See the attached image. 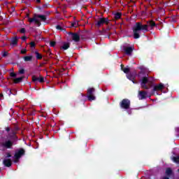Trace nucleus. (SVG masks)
I'll list each match as a JSON object with an SVG mask.
<instances>
[{
  "instance_id": "1",
  "label": "nucleus",
  "mask_w": 179,
  "mask_h": 179,
  "mask_svg": "<svg viewBox=\"0 0 179 179\" xmlns=\"http://www.w3.org/2000/svg\"><path fill=\"white\" fill-rule=\"evenodd\" d=\"M148 27L153 29V27H156V22L153 20H150L147 22V24H143L142 22H136V24L133 27V37L136 40L140 38L141 35L139 34L141 31L143 33H146L149 31Z\"/></svg>"
},
{
  "instance_id": "2",
  "label": "nucleus",
  "mask_w": 179,
  "mask_h": 179,
  "mask_svg": "<svg viewBox=\"0 0 179 179\" xmlns=\"http://www.w3.org/2000/svg\"><path fill=\"white\" fill-rule=\"evenodd\" d=\"M16 134H17V132L14 131H11L10 133H8L6 136L8 140L0 143V146L4 149H12V146H13V142L17 141V136Z\"/></svg>"
},
{
  "instance_id": "3",
  "label": "nucleus",
  "mask_w": 179,
  "mask_h": 179,
  "mask_svg": "<svg viewBox=\"0 0 179 179\" xmlns=\"http://www.w3.org/2000/svg\"><path fill=\"white\" fill-rule=\"evenodd\" d=\"M38 19H40L41 22H45V20H47V16L44 15L34 14V17L29 18L28 22H29V23H33L34 22L35 24H36L38 27H40L41 26V22Z\"/></svg>"
},
{
  "instance_id": "4",
  "label": "nucleus",
  "mask_w": 179,
  "mask_h": 179,
  "mask_svg": "<svg viewBox=\"0 0 179 179\" xmlns=\"http://www.w3.org/2000/svg\"><path fill=\"white\" fill-rule=\"evenodd\" d=\"M141 75H143V76L142 78L141 83V87L143 89H145L146 90H148V89H149V87L148 85H146V83H148L149 82V78H148L149 75L146 74V73H145V71H141L139 72L138 76H141Z\"/></svg>"
},
{
  "instance_id": "5",
  "label": "nucleus",
  "mask_w": 179,
  "mask_h": 179,
  "mask_svg": "<svg viewBox=\"0 0 179 179\" xmlns=\"http://www.w3.org/2000/svg\"><path fill=\"white\" fill-rule=\"evenodd\" d=\"M94 92H96L94 88H88L87 91V97L89 101H93V100H96V96L94 94Z\"/></svg>"
},
{
  "instance_id": "6",
  "label": "nucleus",
  "mask_w": 179,
  "mask_h": 179,
  "mask_svg": "<svg viewBox=\"0 0 179 179\" xmlns=\"http://www.w3.org/2000/svg\"><path fill=\"white\" fill-rule=\"evenodd\" d=\"M120 106L121 108H124V110H129L131 107V101L128 99H124L120 101Z\"/></svg>"
},
{
  "instance_id": "7",
  "label": "nucleus",
  "mask_w": 179,
  "mask_h": 179,
  "mask_svg": "<svg viewBox=\"0 0 179 179\" xmlns=\"http://www.w3.org/2000/svg\"><path fill=\"white\" fill-rule=\"evenodd\" d=\"M24 155H26V150L23 148H20L15 151L14 159L17 161L22 156H24Z\"/></svg>"
},
{
  "instance_id": "8",
  "label": "nucleus",
  "mask_w": 179,
  "mask_h": 179,
  "mask_svg": "<svg viewBox=\"0 0 179 179\" xmlns=\"http://www.w3.org/2000/svg\"><path fill=\"white\" fill-rule=\"evenodd\" d=\"M103 24H108V18L100 17L96 23V26H97V27H101Z\"/></svg>"
},
{
  "instance_id": "9",
  "label": "nucleus",
  "mask_w": 179,
  "mask_h": 179,
  "mask_svg": "<svg viewBox=\"0 0 179 179\" xmlns=\"http://www.w3.org/2000/svg\"><path fill=\"white\" fill-rule=\"evenodd\" d=\"M69 34H71V38L75 43H79L80 41V36L78 33L69 32Z\"/></svg>"
},
{
  "instance_id": "10",
  "label": "nucleus",
  "mask_w": 179,
  "mask_h": 179,
  "mask_svg": "<svg viewBox=\"0 0 179 179\" xmlns=\"http://www.w3.org/2000/svg\"><path fill=\"white\" fill-rule=\"evenodd\" d=\"M32 82L34 83H37V82H39V83H44V77L41 76H39V77L32 76Z\"/></svg>"
},
{
  "instance_id": "11",
  "label": "nucleus",
  "mask_w": 179,
  "mask_h": 179,
  "mask_svg": "<svg viewBox=\"0 0 179 179\" xmlns=\"http://www.w3.org/2000/svg\"><path fill=\"white\" fill-rule=\"evenodd\" d=\"M162 89H164V85L161 83L159 85L154 86L152 93H155V92H160Z\"/></svg>"
},
{
  "instance_id": "12",
  "label": "nucleus",
  "mask_w": 179,
  "mask_h": 179,
  "mask_svg": "<svg viewBox=\"0 0 179 179\" xmlns=\"http://www.w3.org/2000/svg\"><path fill=\"white\" fill-rule=\"evenodd\" d=\"M138 99L139 100H145V99H148V92L145 91H139Z\"/></svg>"
},
{
  "instance_id": "13",
  "label": "nucleus",
  "mask_w": 179,
  "mask_h": 179,
  "mask_svg": "<svg viewBox=\"0 0 179 179\" xmlns=\"http://www.w3.org/2000/svg\"><path fill=\"white\" fill-rule=\"evenodd\" d=\"M3 164L5 167H10L12 166V159H10V158L4 159Z\"/></svg>"
},
{
  "instance_id": "14",
  "label": "nucleus",
  "mask_w": 179,
  "mask_h": 179,
  "mask_svg": "<svg viewBox=\"0 0 179 179\" xmlns=\"http://www.w3.org/2000/svg\"><path fill=\"white\" fill-rule=\"evenodd\" d=\"M124 51L127 55H132L134 48L132 47H125L124 48Z\"/></svg>"
},
{
  "instance_id": "15",
  "label": "nucleus",
  "mask_w": 179,
  "mask_h": 179,
  "mask_svg": "<svg viewBox=\"0 0 179 179\" xmlns=\"http://www.w3.org/2000/svg\"><path fill=\"white\" fill-rule=\"evenodd\" d=\"M127 78L129 80H131L133 83H136L135 82V76L132 73H129L127 74Z\"/></svg>"
},
{
  "instance_id": "16",
  "label": "nucleus",
  "mask_w": 179,
  "mask_h": 179,
  "mask_svg": "<svg viewBox=\"0 0 179 179\" xmlns=\"http://www.w3.org/2000/svg\"><path fill=\"white\" fill-rule=\"evenodd\" d=\"M10 45L15 47V45H17V36H15L11 39Z\"/></svg>"
},
{
  "instance_id": "17",
  "label": "nucleus",
  "mask_w": 179,
  "mask_h": 179,
  "mask_svg": "<svg viewBox=\"0 0 179 179\" xmlns=\"http://www.w3.org/2000/svg\"><path fill=\"white\" fill-rule=\"evenodd\" d=\"M120 68H121V71H122L124 73H127V74L129 73V71H131L129 68H125L124 64H121Z\"/></svg>"
},
{
  "instance_id": "18",
  "label": "nucleus",
  "mask_w": 179,
  "mask_h": 179,
  "mask_svg": "<svg viewBox=\"0 0 179 179\" xmlns=\"http://www.w3.org/2000/svg\"><path fill=\"white\" fill-rule=\"evenodd\" d=\"M23 79H24V77H20V78H15L13 80V83H15V84L20 83L23 82Z\"/></svg>"
},
{
  "instance_id": "19",
  "label": "nucleus",
  "mask_w": 179,
  "mask_h": 179,
  "mask_svg": "<svg viewBox=\"0 0 179 179\" xmlns=\"http://www.w3.org/2000/svg\"><path fill=\"white\" fill-rule=\"evenodd\" d=\"M122 16V13H115L114 14V18L115 19V20H118L119 19H121Z\"/></svg>"
},
{
  "instance_id": "20",
  "label": "nucleus",
  "mask_w": 179,
  "mask_h": 179,
  "mask_svg": "<svg viewBox=\"0 0 179 179\" xmlns=\"http://www.w3.org/2000/svg\"><path fill=\"white\" fill-rule=\"evenodd\" d=\"M69 47H71V43H64L63 45L62 46V48L65 50H68Z\"/></svg>"
},
{
  "instance_id": "21",
  "label": "nucleus",
  "mask_w": 179,
  "mask_h": 179,
  "mask_svg": "<svg viewBox=\"0 0 179 179\" xmlns=\"http://www.w3.org/2000/svg\"><path fill=\"white\" fill-rule=\"evenodd\" d=\"M165 173L168 177H170L173 174V170L171 168H167Z\"/></svg>"
},
{
  "instance_id": "22",
  "label": "nucleus",
  "mask_w": 179,
  "mask_h": 179,
  "mask_svg": "<svg viewBox=\"0 0 179 179\" xmlns=\"http://www.w3.org/2000/svg\"><path fill=\"white\" fill-rule=\"evenodd\" d=\"M36 59H43V55L40 52L35 51L34 52Z\"/></svg>"
},
{
  "instance_id": "23",
  "label": "nucleus",
  "mask_w": 179,
  "mask_h": 179,
  "mask_svg": "<svg viewBox=\"0 0 179 179\" xmlns=\"http://www.w3.org/2000/svg\"><path fill=\"white\" fill-rule=\"evenodd\" d=\"M33 59V56H25L24 57V60L25 62H29Z\"/></svg>"
},
{
  "instance_id": "24",
  "label": "nucleus",
  "mask_w": 179,
  "mask_h": 179,
  "mask_svg": "<svg viewBox=\"0 0 179 179\" xmlns=\"http://www.w3.org/2000/svg\"><path fill=\"white\" fill-rule=\"evenodd\" d=\"M56 29L57 30H60L61 31H66V29L62 28V27H61V25L58 24L56 26Z\"/></svg>"
},
{
  "instance_id": "25",
  "label": "nucleus",
  "mask_w": 179,
  "mask_h": 179,
  "mask_svg": "<svg viewBox=\"0 0 179 179\" xmlns=\"http://www.w3.org/2000/svg\"><path fill=\"white\" fill-rule=\"evenodd\" d=\"M172 160L173 162H174V163H177V164H179V156L173 157Z\"/></svg>"
},
{
  "instance_id": "26",
  "label": "nucleus",
  "mask_w": 179,
  "mask_h": 179,
  "mask_svg": "<svg viewBox=\"0 0 179 179\" xmlns=\"http://www.w3.org/2000/svg\"><path fill=\"white\" fill-rule=\"evenodd\" d=\"M10 157H12V154H10V152H6L5 159H9Z\"/></svg>"
},
{
  "instance_id": "27",
  "label": "nucleus",
  "mask_w": 179,
  "mask_h": 179,
  "mask_svg": "<svg viewBox=\"0 0 179 179\" xmlns=\"http://www.w3.org/2000/svg\"><path fill=\"white\" fill-rule=\"evenodd\" d=\"M29 44L31 48H34V47H36V43L34 41H31Z\"/></svg>"
},
{
  "instance_id": "28",
  "label": "nucleus",
  "mask_w": 179,
  "mask_h": 179,
  "mask_svg": "<svg viewBox=\"0 0 179 179\" xmlns=\"http://www.w3.org/2000/svg\"><path fill=\"white\" fill-rule=\"evenodd\" d=\"M7 92H8V96H10V94H13V90L10 89H7Z\"/></svg>"
},
{
  "instance_id": "29",
  "label": "nucleus",
  "mask_w": 179,
  "mask_h": 179,
  "mask_svg": "<svg viewBox=\"0 0 179 179\" xmlns=\"http://www.w3.org/2000/svg\"><path fill=\"white\" fill-rule=\"evenodd\" d=\"M71 27H78V22L71 23Z\"/></svg>"
},
{
  "instance_id": "30",
  "label": "nucleus",
  "mask_w": 179,
  "mask_h": 179,
  "mask_svg": "<svg viewBox=\"0 0 179 179\" xmlns=\"http://www.w3.org/2000/svg\"><path fill=\"white\" fill-rule=\"evenodd\" d=\"M56 44H57V42H55V41H50V45L51 47H55Z\"/></svg>"
},
{
  "instance_id": "31",
  "label": "nucleus",
  "mask_w": 179,
  "mask_h": 179,
  "mask_svg": "<svg viewBox=\"0 0 179 179\" xmlns=\"http://www.w3.org/2000/svg\"><path fill=\"white\" fill-rule=\"evenodd\" d=\"M20 75H23L24 73V69H19Z\"/></svg>"
},
{
  "instance_id": "32",
  "label": "nucleus",
  "mask_w": 179,
  "mask_h": 179,
  "mask_svg": "<svg viewBox=\"0 0 179 179\" xmlns=\"http://www.w3.org/2000/svg\"><path fill=\"white\" fill-rule=\"evenodd\" d=\"M13 131L14 132H17L19 131V127L17 126H15L14 129H11V131Z\"/></svg>"
},
{
  "instance_id": "33",
  "label": "nucleus",
  "mask_w": 179,
  "mask_h": 179,
  "mask_svg": "<svg viewBox=\"0 0 179 179\" xmlns=\"http://www.w3.org/2000/svg\"><path fill=\"white\" fill-rule=\"evenodd\" d=\"M10 76L11 78H16L17 75H16L15 73L11 72V73H10Z\"/></svg>"
},
{
  "instance_id": "34",
  "label": "nucleus",
  "mask_w": 179,
  "mask_h": 179,
  "mask_svg": "<svg viewBox=\"0 0 179 179\" xmlns=\"http://www.w3.org/2000/svg\"><path fill=\"white\" fill-rule=\"evenodd\" d=\"M20 33H22V34L26 33V29L22 28V29L20 30Z\"/></svg>"
},
{
  "instance_id": "35",
  "label": "nucleus",
  "mask_w": 179,
  "mask_h": 179,
  "mask_svg": "<svg viewBox=\"0 0 179 179\" xmlns=\"http://www.w3.org/2000/svg\"><path fill=\"white\" fill-rule=\"evenodd\" d=\"M6 132H10L12 131V129H10V127H7L5 128Z\"/></svg>"
},
{
  "instance_id": "36",
  "label": "nucleus",
  "mask_w": 179,
  "mask_h": 179,
  "mask_svg": "<svg viewBox=\"0 0 179 179\" xmlns=\"http://www.w3.org/2000/svg\"><path fill=\"white\" fill-rule=\"evenodd\" d=\"M27 52V50H26V49H23V50H21V54L24 55V54H26Z\"/></svg>"
},
{
  "instance_id": "37",
  "label": "nucleus",
  "mask_w": 179,
  "mask_h": 179,
  "mask_svg": "<svg viewBox=\"0 0 179 179\" xmlns=\"http://www.w3.org/2000/svg\"><path fill=\"white\" fill-rule=\"evenodd\" d=\"M2 57H8V52H3Z\"/></svg>"
},
{
  "instance_id": "38",
  "label": "nucleus",
  "mask_w": 179,
  "mask_h": 179,
  "mask_svg": "<svg viewBox=\"0 0 179 179\" xmlns=\"http://www.w3.org/2000/svg\"><path fill=\"white\" fill-rule=\"evenodd\" d=\"M13 94H13V96H16V94H17V91H16V90H13Z\"/></svg>"
},
{
  "instance_id": "39",
  "label": "nucleus",
  "mask_w": 179,
  "mask_h": 179,
  "mask_svg": "<svg viewBox=\"0 0 179 179\" xmlns=\"http://www.w3.org/2000/svg\"><path fill=\"white\" fill-rule=\"evenodd\" d=\"M21 38L23 41H26V40H27V37L26 36H22Z\"/></svg>"
},
{
  "instance_id": "40",
  "label": "nucleus",
  "mask_w": 179,
  "mask_h": 179,
  "mask_svg": "<svg viewBox=\"0 0 179 179\" xmlns=\"http://www.w3.org/2000/svg\"><path fill=\"white\" fill-rule=\"evenodd\" d=\"M0 99H3V94L0 93Z\"/></svg>"
},
{
  "instance_id": "41",
  "label": "nucleus",
  "mask_w": 179,
  "mask_h": 179,
  "mask_svg": "<svg viewBox=\"0 0 179 179\" xmlns=\"http://www.w3.org/2000/svg\"><path fill=\"white\" fill-rule=\"evenodd\" d=\"M162 179H170V178H169L168 176H164Z\"/></svg>"
},
{
  "instance_id": "42",
  "label": "nucleus",
  "mask_w": 179,
  "mask_h": 179,
  "mask_svg": "<svg viewBox=\"0 0 179 179\" xmlns=\"http://www.w3.org/2000/svg\"><path fill=\"white\" fill-rule=\"evenodd\" d=\"M36 2H37L38 3H41V0H36Z\"/></svg>"
},
{
  "instance_id": "43",
  "label": "nucleus",
  "mask_w": 179,
  "mask_h": 179,
  "mask_svg": "<svg viewBox=\"0 0 179 179\" xmlns=\"http://www.w3.org/2000/svg\"><path fill=\"white\" fill-rule=\"evenodd\" d=\"M45 6V5H43V8Z\"/></svg>"
},
{
  "instance_id": "44",
  "label": "nucleus",
  "mask_w": 179,
  "mask_h": 179,
  "mask_svg": "<svg viewBox=\"0 0 179 179\" xmlns=\"http://www.w3.org/2000/svg\"><path fill=\"white\" fill-rule=\"evenodd\" d=\"M0 75H2V73L0 72Z\"/></svg>"
},
{
  "instance_id": "45",
  "label": "nucleus",
  "mask_w": 179,
  "mask_h": 179,
  "mask_svg": "<svg viewBox=\"0 0 179 179\" xmlns=\"http://www.w3.org/2000/svg\"><path fill=\"white\" fill-rule=\"evenodd\" d=\"M0 170H1V168H0Z\"/></svg>"
}]
</instances>
